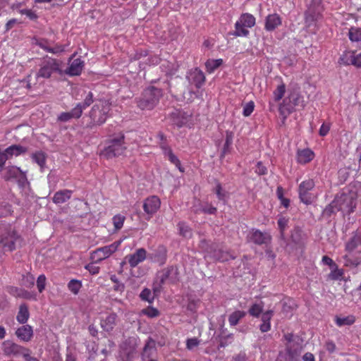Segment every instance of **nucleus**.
Wrapping results in <instances>:
<instances>
[{
    "label": "nucleus",
    "instance_id": "1",
    "mask_svg": "<svg viewBox=\"0 0 361 361\" xmlns=\"http://www.w3.org/2000/svg\"><path fill=\"white\" fill-rule=\"evenodd\" d=\"M357 194L355 191L343 192L336 195L335 199L324 210V215L330 216L333 213L341 211L350 214L353 212L357 204Z\"/></svg>",
    "mask_w": 361,
    "mask_h": 361
},
{
    "label": "nucleus",
    "instance_id": "2",
    "mask_svg": "<svg viewBox=\"0 0 361 361\" xmlns=\"http://www.w3.org/2000/svg\"><path fill=\"white\" fill-rule=\"evenodd\" d=\"M111 110V103L107 99H98L89 112L90 121L87 124V128H92L95 126L104 123L109 116Z\"/></svg>",
    "mask_w": 361,
    "mask_h": 361
},
{
    "label": "nucleus",
    "instance_id": "3",
    "mask_svg": "<svg viewBox=\"0 0 361 361\" xmlns=\"http://www.w3.org/2000/svg\"><path fill=\"white\" fill-rule=\"evenodd\" d=\"M22 242L21 236L10 224L0 225V247L4 251L12 252Z\"/></svg>",
    "mask_w": 361,
    "mask_h": 361
},
{
    "label": "nucleus",
    "instance_id": "4",
    "mask_svg": "<svg viewBox=\"0 0 361 361\" xmlns=\"http://www.w3.org/2000/svg\"><path fill=\"white\" fill-rule=\"evenodd\" d=\"M39 69L36 74L37 78H49L54 73H61V61L45 56L41 59Z\"/></svg>",
    "mask_w": 361,
    "mask_h": 361
},
{
    "label": "nucleus",
    "instance_id": "5",
    "mask_svg": "<svg viewBox=\"0 0 361 361\" xmlns=\"http://www.w3.org/2000/svg\"><path fill=\"white\" fill-rule=\"evenodd\" d=\"M161 95L160 89L149 87L143 92L141 98L137 102V106L142 110L152 109L158 103Z\"/></svg>",
    "mask_w": 361,
    "mask_h": 361
},
{
    "label": "nucleus",
    "instance_id": "6",
    "mask_svg": "<svg viewBox=\"0 0 361 361\" xmlns=\"http://www.w3.org/2000/svg\"><path fill=\"white\" fill-rule=\"evenodd\" d=\"M124 138L123 134H119L111 139L108 146L102 151L101 155L106 159H111L123 154L126 149Z\"/></svg>",
    "mask_w": 361,
    "mask_h": 361
},
{
    "label": "nucleus",
    "instance_id": "7",
    "mask_svg": "<svg viewBox=\"0 0 361 361\" xmlns=\"http://www.w3.org/2000/svg\"><path fill=\"white\" fill-rule=\"evenodd\" d=\"M255 25V18L249 13L241 15L239 20L235 24V35L240 37H246L249 34L247 28H250Z\"/></svg>",
    "mask_w": 361,
    "mask_h": 361
},
{
    "label": "nucleus",
    "instance_id": "8",
    "mask_svg": "<svg viewBox=\"0 0 361 361\" xmlns=\"http://www.w3.org/2000/svg\"><path fill=\"white\" fill-rule=\"evenodd\" d=\"M121 240H117L111 245L96 249L91 254V259L95 263H99L108 258L117 250L118 247L121 245Z\"/></svg>",
    "mask_w": 361,
    "mask_h": 361
},
{
    "label": "nucleus",
    "instance_id": "9",
    "mask_svg": "<svg viewBox=\"0 0 361 361\" xmlns=\"http://www.w3.org/2000/svg\"><path fill=\"white\" fill-rule=\"evenodd\" d=\"M315 185L312 179H308L302 181L298 188L299 197L305 204H310L313 202L315 196L312 192Z\"/></svg>",
    "mask_w": 361,
    "mask_h": 361
},
{
    "label": "nucleus",
    "instance_id": "10",
    "mask_svg": "<svg viewBox=\"0 0 361 361\" xmlns=\"http://www.w3.org/2000/svg\"><path fill=\"white\" fill-rule=\"evenodd\" d=\"M174 271L173 267H167L159 271L157 275V280L153 283L154 295L160 293L163 285L167 280H171V274Z\"/></svg>",
    "mask_w": 361,
    "mask_h": 361
},
{
    "label": "nucleus",
    "instance_id": "11",
    "mask_svg": "<svg viewBox=\"0 0 361 361\" xmlns=\"http://www.w3.org/2000/svg\"><path fill=\"white\" fill-rule=\"evenodd\" d=\"M26 350V348L9 340L4 341L2 343V350L6 356H18L20 355L23 356Z\"/></svg>",
    "mask_w": 361,
    "mask_h": 361
},
{
    "label": "nucleus",
    "instance_id": "12",
    "mask_svg": "<svg viewBox=\"0 0 361 361\" xmlns=\"http://www.w3.org/2000/svg\"><path fill=\"white\" fill-rule=\"evenodd\" d=\"M209 257L214 260L220 262H226L230 259H234L235 257L231 255L228 252H225L221 249L217 248V246L212 245L207 250L205 257Z\"/></svg>",
    "mask_w": 361,
    "mask_h": 361
},
{
    "label": "nucleus",
    "instance_id": "13",
    "mask_svg": "<svg viewBox=\"0 0 361 361\" xmlns=\"http://www.w3.org/2000/svg\"><path fill=\"white\" fill-rule=\"evenodd\" d=\"M32 43L39 46L44 51L54 54H60L65 50L63 45L56 44L52 47L51 42L44 38H35Z\"/></svg>",
    "mask_w": 361,
    "mask_h": 361
},
{
    "label": "nucleus",
    "instance_id": "14",
    "mask_svg": "<svg viewBox=\"0 0 361 361\" xmlns=\"http://www.w3.org/2000/svg\"><path fill=\"white\" fill-rule=\"evenodd\" d=\"M147 258V251L145 248H139L130 255L125 257V260L128 262L130 267L134 268L140 263L144 262Z\"/></svg>",
    "mask_w": 361,
    "mask_h": 361
},
{
    "label": "nucleus",
    "instance_id": "15",
    "mask_svg": "<svg viewBox=\"0 0 361 361\" xmlns=\"http://www.w3.org/2000/svg\"><path fill=\"white\" fill-rule=\"evenodd\" d=\"M92 102L93 94L91 92H88L84 102L77 104V105L70 111L71 115L73 118H79L82 116L83 110L89 106Z\"/></svg>",
    "mask_w": 361,
    "mask_h": 361
},
{
    "label": "nucleus",
    "instance_id": "16",
    "mask_svg": "<svg viewBox=\"0 0 361 361\" xmlns=\"http://www.w3.org/2000/svg\"><path fill=\"white\" fill-rule=\"evenodd\" d=\"M305 24L307 27L315 25L321 18V11L319 6H310L305 12Z\"/></svg>",
    "mask_w": 361,
    "mask_h": 361
},
{
    "label": "nucleus",
    "instance_id": "17",
    "mask_svg": "<svg viewBox=\"0 0 361 361\" xmlns=\"http://www.w3.org/2000/svg\"><path fill=\"white\" fill-rule=\"evenodd\" d=\"M160 205L161 201L159 198L157 196H151L145 200L143 209L147 214L152 215L157 212Z\"/></svg>",
    "mask_w": 361,
    "mask_h": 361
},
{
    "label": "nucleus",
    "instance_id": "18",
    "mask_svg": "<svg viewBox=\"0 0 361 361\" xmlns=\"http://www.w3.org/2000/svg\"><path fill=\"white\" fill-rule=\"evenodd\" d=\"M249 239L256 245L267 244L271 241V235L267 233H263L259 230H252Z\"/></svg>",
    "mask_w": 361,
    "mask_h": 361
},
{
    "label": "nucleus",
    "instance_id": "19",
    "mask_svg": "<svg viewBox=\"0 0 361 361\" xmlns=\"http://www.w3.org/2000/svg\"><path fill=\"white\" fill-rule=\"evenodd\" d=\"M340 59L345 65L352 64L357 67H361V53L356 54L354 51H346Z\"/></svg>",
    "mask_w": 361,
    "mask_h": 361
},
{
    "label": "nucleus",
    "instance_id": "20",
    "mask_svg": "<svg viewBox=\"0 0 361 361\" xmlns=\"http://www.w3.org/2000/svg\"><path fill=\"white\" fill-rule=\"evenodd\" d=\"M160 147L162 149L164 156L168 158L171 163L173 164L179 169L180 171H183L180 160L173 154L171 147H169L165 143H161Z\"/></svg>",
    "mask_w": 361,
    "mask_h": 361
},
{
    "label": "nucleus",
    "instance_id": "21",
    "mask_svg": "<svg viewBox=\"0 0 361 361\" xmlns=\"http://www.w3.org/2000/svg\"><path fill=\"white\" fill-rule=\"evenodd\" d=\"M16 335L20 341L28 342L33 336L32 327L27 324L23 325L16 330Z\"/></svg>",
    "mask_w": 361,
    "mask_h": 361
},
{
    "label": "nucleus",
    "instance_id": "22",
    "mask_svg": "<svg viewBox=\"0 0 361 361\" xmlns=\"http://www.w3.org/2000/svg\"><path fill=\"white\" fill-rule=\"evenodd\" d=\"M361 245V233L358 232L353 233L352 236L345 243V250L348 253L354 251Z\"/></svg>",
    "mask_w": 361,
    "mask_h": 361
},
{
    "label": "nucleus",
    "instance_id": "23",
    "mask_svg": "<svg viewBox=\"0 0 361 361\" xmlns=\"http://www.w3.org/2000/svg\"><path fill=\"white\" fill-rule=\"evenodd\" d=\"M166 249L164 246H159L155 250L154 253L149 255V258L151 259L154 262L158 263L159 265H162L166 262Z\"/></svg>",
    "mask_w": 361,
    "mask_h": 361
},
{
    "label": "nucleus",
    "instance_id": "24",
    "mask_svg": "<svg viewBox=\"0 0 361 361\" xmlns=\"http://www.w3.org/2000/svg\"><path fill=\"white\" fill-rule=\"evenodd\" d=\"M7 291L8 293H10L11 295L16 297V298H21L24 299H28L30 300L32 298L35 299V297H33L32 294L27 290H25L22 288H19L15 286H8L7 288Z\"/></svg>",
    "mask_w": 361,
    "mask_h": 361
},
{
    "label": "nucleus",
    "instance_id": "25",
    "mask_svg": "<svg viewBox=\"0 0 361 361\" xmlns=\"http://www.w3.org/2000/svg\"><path fill=\"white\" fill-rule=\"evenodd\" d=\"M73 191L71 190H61L57 191L54 197L53 202L56 204L65 203L71 197Z\"/></svg>",
    "mask_w": 361,
    "mask_h": 361
},
{
    "label": "nucleus",
    "instance_id": "26",
    "mask_svg": "<svg viewBox=\"0 0 361 361\" xmlns=\"http://www.w3.org/2000/svg\"><path fill=\"white\" fill-rule=\"evenodd\" d=\"M314 157V152L310 149H304L298 150L297 153L298 162L301 164H305L313 159Z\"/></svg>",
    "mask_w": 361,
    "mask_h": 361
},
{
    "label": "nucleus",
    "instance_id": "27",
    "mask_svg": "<svg viewBox=\"0 0 361 361\" xmlns=\"http://www.w3.org/2000/svg\"><path fill=\"white\" fill-rule=\"evenodd\" d=\"M281 24V18L277 14H271L266 18L265 29L267 31H273Z\"/></svg>",
    "mask_w": 361,
    "mask_h": 361
},
{
    "label": "nucleus",
    "instance_id": "28",
    "mask_svg": "<svg viewBox=\"0 0 361 361\" xmlns=\"http://www.w3.org/2000/svg\"><path fill=\"white\" fill-rule=\"evenodd\" d=\"M84 63L80 59H74L70 64L67 73L70 75H78L81 73Z\"/></svg>",
    "mask_w": 361,
    "mask_h": 361
},
{
    "label": "nucleus",
    "instance_id": "29",
    "mask_svg": "<svg viewBox=\"0 0 361 361\" xmlns=\"http://www.w3.org/2000/svg\"><path fill=\"white\" fill-rule=\"evenodd\" d=\"M30 317L28 307L25 304H21L19 307V310L16 316L17 321L22 324H25Z\"/></svg>",
    "mask_w": 361,
    "mask_h": 361
},
{
    "label": "nucleus",
    "instance_id": "30",
    "mask_svg": "<svg viewBox=\"0 0 361 361\" xmlns=\"http://www.w3.org/2000/svg\"><path fill=\"white\" fill-rule=\"evenodd\" d=\"M116 314H110L104 319L102 320L101 326L103 329L106 331H111L116 324Z\"/></svg>",
    "mask_w": 361,
    "mask_h": 361
},
{
    "label": "nucleus",
    "instance_id": "31",
    "mask_svg": "<svg viewBox=\"0 0 361 361\" xmlns=\"http://www.w3.org/2000/svg\"><path fill=\"white\" fill-rule=\"evenodd\" d=\"M217 209L215 207L212 205L205 203V204H199V206H194V212L195 213L202 212L208 214H215Z\"/></svg>",
    "mask_w": 361,
    "mask_h": 361
},
{
    "label": "nucleus",
    "instance_id": "32",
    "mask_svg": "<svg viewBox=\"0 0 361 361\" xmlns=\"http://www.w3.org/2000/svg\"><path fill=\"white\" fill-rule=\"evenodd\" d=\"M246 315V312L242 310H235L228 316V323L230 326H236L239 321Z\"/></svg>",
    "mask_w": 361,
    "mask_h": 361
},
{
    "label": "nucleus",
    "instance_id": "33",
    "mask_svg": "<svg viewBox=\"0 0 361 361\" xmlns=\"http://www.w3.org/2000/svg\"><path fill=\"white\" fill-rule=\"evenodd\" d=\"M27 151V149L20 145H13L8 147L4 154H6L7 157H11L13 155L18 156Z\"/></svg>",
    "mask_w": 361,
    "mask_h": 361
},
{
    "label": "nucleus",
    "instance_id": "34",
    "mask_svg": "<svg viewBox=\"0 0 361 361\" xmlns=\"http://www.w3.org/2000/svg\"><path fill=\"white\" fill-rule=\"evenodd\" d=\"M192 75L193 82L196 87H200L204 83L205 76L201 70L195 68L192 73Z\"/></svg>",
    "mask_w": 361,
    "mask_h": 361
},
{
    "label": "nucleus",
    "instance_id": "35",
    "mask_svg": "<svg viewBox=\"0 0 361 361\" xmlns=\"http://www.w3.org/2000/svg\"><path fill=\"white\" fill-rule=\"evenodd\" d=\"M355 318L353 315H349L344 317H340L336 316L335 317V322L338 326H350L354 324Z\"/></svg>",
    "mask_w": 361,
    "mask_h": 361
},
{
    "label": "nucleus",
    "instance_id": "36",
    "mask_svg": "<svg viewBox=\"0 0 361 361\" xmlns=\"http://www.w3.org/2000/svg\"><path fill=\"white\" fill-rule=\"evenodd\" d=\"M223 63V60L219 59H208L205 63L206 70L208 73H212L217 69Z\"/></svg>",
    "mask_w": 361,
    "mask_h": 361
},
{
    "label": "nucleus",
    "instance_id": "37",
    "mask_svg": "<svg viewBox=\"0 0 361 361\" xmlns=\"http://www.w3.org/2000/svg\"><path fill=\"white\" fill-rule=\"evenodd\" d=\"M233 134L232 132L226 131V140L224 145L222 154L221 156H224L226 153L229 152V149L231 145L233 143Z\"/></svg>",
    "mask_w": 361,
    "mask_h": 361
},
{
    "label": "nucleus",
    "instance_id": "38",
    "mask_svg": "<svg viewBox=\"0 0 361 361\" xmlns=\"http://www.w3.org/2000/svg\"><path fill=\"white\" fill-rule=\"evenodd\" d=\"M263 310V304L261 303H255L253 304L249 309V314L255 317H259L260 314Z\"/></svg>",
    "mask_w": 361,
    "mask_h": 361
},
{
    "label": "nucleus",
    "instance_id": "39",
    "mask_svg": "<svg viewBox=\"0 0 361 361\" xmlns=\"http://www.w3.org/2000/svg\"><path fill=\"white\" fill-rule=\"evenodd\" d=\"M19 173H21L20 168L12 166L6 169V173L4 176L6 180L16 178Z\"/></svg>",
    "mask_w": 361,
    "mask_h": 361
},
{
    "label": "nucleus",
    "instance_id": "40",
    "mask_svg": "<svg viewBox=\"0 0 361 361\" xmlns=\"http://www.w3.org/2000/svg\"><path fill=\"white\" fill-rule=\"evenodd\" d=\"M349 38L351 41L359 42L361 41V28L351 27L349 30Z\"/></svg>",
    "mask_w": 361,
    "mask_h": 361
},
{
    "label": "nucleus",
    "instance_id": "41",
    "mask_svg": "<svg viewBox=\"0 0 361 361\" xmlns=\"http://www.w3.org/2000/svg\"><path fill=\"white\" fill-rule=\"evenodd\" d=\"M286 92V86L284 84L279 85L277 88L274 91V99L275 102L280 101L283 97Z\"/></svg>",
    "mask_w": 361,
    "mask_h": 361
},
{
    "label": "nucleus",
    "instance_id": "42",
    "mask_svg": "<svg viewBox=\"0 0 361 361\" xmlns=\"http://www.w3.org/2000/svg\"><path fill=\"white\" fill-rule=\"evenodd\" d=\"M81 286V282L80 281L75 279L71 280L68 283V288L69 290L71 291L75 295L78 293Z\"/></svg>",
    "mask_w": 361,
    "mask_h": 361
},
{
    "label": "nucleus",
    "instance_id": "43",
    "mask_svg": "<svg viewBox=\"0 0 361 361\" xmlns=\"http://www.w3.org/2000/svg\"><path fill=\"white\" fill-rule=\"evenodd\" d=\"M35 280V279L32 274L27 273L23 276L22 284L27 288H30L34 286Z\"/></svg>",
    "mask_w": 361,
    "mask_h": 361
},
{
    "label": "nucleus",
    "instance_id": "44",
    "mask_svg": "<svg viewBox=\"0 0 361 361\" xmlns=\"http://www.w3.org/2000/svg\"><path fill=\"white\" fill-rule=\"evenodd\" d=\"M343 264L346 267H356L360 264L361 260L359 259H352L349 255L343 257Z\"/></svg>",
    "mask_w": 361,
    "mask_h": 361
},
{
    "label": "nucleus",
    "instance_id": "45",
    "mask_svg": "<svg viewBox=\"0 0 361 361\" xmlns=\"http://www.w3.org/2000/svg\"><path fill=\"white\" fill-rule=\"evenodd\" d=\"M178 226L181 235L185 238H190L192 236V231L188 226L184 223H179Z\"/></svg>",
    "mask_w": 361,
    "mask_h": 361
},
{
    "label": "nucleus",
    "instance_id": "46",
    "mask_svg": "<svg viewBox=\"0 0 361 361\" xmlns=\"http://www.w3.org/2000/svg\"><path fill=\"white\" fill-rule=\"evenodd\" d=\"M32 159L35 161L39 166L42 167L45 164V155L42 152H37L32 155Z\"/></svg>",
    "mask_w": 361,
    "mask_h": 361
},
{
    "label": "nucleus",
    "instance_id": "47",
    "mask_svg": "<svg viewBox=\"0 0 361 361\" xmlns=\"http://www.w3.org/2000/svg\"><path fill=\"white\" fill-rule=\"evenodd\" d=\"M214 191L219 200H225L227 192L222 188V186L219 183H216Z\"/></svg>",
    "mask_w": 361,
    "mask_h": 361
},
{
    "label": "nucleus",
    "instance_id": "48",
    "mask_svg": "<svg viewBox=\"0 0 361 361\" xmlns=\"http://www.w3.org/2000/svg\"><path fill=\"white\" fill-rule=\"evenodd\" d=\"M140 297L142 300L149 302H152L154 300V296L149 288H144L140 293Z\"/></svg>",
    "mask_w": 361,
    "mask_h": 361
},
{
    "label": "nucleus",
    "instance_id": "49",
    "mask_svg": "<svg viewBox=\"0 0 361 361\" xmlns=\"http://www.w3.org/2000/svg\"><path fill=\"white\" fill-rule=\"evenodd\" d=\"M142 313L150 318L157 317L159 314V310L152 307H149L146 309L142 310Z\"/></svg>",
    "mask_w": 361,
    "mask_h": 361
},
{
    "label": "nucleus",
    "instance_id": "50",
    "mask_svg": "<svg viewBox=\"0 0 361 361\" xmlns=\"http://www.w3.org/2000/svg\"><path fill=\"white\" fill-rule=\"evenodd\" d=\"M125 217L122 215H116L113 217V224L116 230L123 227Z\"/></svg>",
    "mask_w": 361,
    "mask_h": 361
},
{
    "label": "nucleus",
    "instance_id": "51",
    "mask_svg": "<svg viewBox=\"0 0 361 361\" xmlns=\"http://www.w3.org/2000/svg\"><path fill=\"white\" fill-rule=\"evenodd\" d=\"M288 219L284 216H281L278 220V226L281 236H283V232L287 227Z\"/></svg>",
    "mask_w": 361,
    "mask_h": 361
},
{
    "label": "nucleus",
    "instance_id": "52",
    "mask_svg": "<svg viewBox=\"0 0 361 361\" xmlns=\"http://www.w3.org/2000/svg\"><path fill=\"white\" fill-rule=\"evenodd\" d=\"M11 214V206L6 203H0V217L8 216Z\"/></svg>",
    "mask_w": 361,
    "mask_h": 361
},
{
    "label": "nucleus",
    "instance_id": "53",
    "mask_svg": "<svg viewBox=\"0 0 361 361\" xmlns=\"http://www.w3.org/2000/svg\"><path fill=\"white\" fill-rule=\"evenodd\" d=\"M46 285V277L44 274L39 275L37 280V286L39 293H42Z\"/></svg>",
    "mask_w": 361,
    "mask_h": 361
},
{
    "label": "nucleus",
    "instance_id": "54",
    "mask_svg": "<svg viewBox=\"0 0 361 361\" xmlns=\"http://www.w3.org/2000/svg\"><path fill=\"white\" fill-rule=\"evenodd\" d=\"M255 104L253 102H247L243 107V115L249 116L254 111Z\"/></svg>",
    "mask_w": 361,
    "mask_h": 361
},
{
    "label": "nucleus",
    "instance_id": "55",
    "mask_svg": "<svg viewBox=\"0 0 361 361\" xmlns=\"http://www.w3.org/2000/svg\"><path fill=\"white\" fill-rule=\"evenodd\" d=\"M332 269H334V270L331 271L329 275L330 278L334 280L340 279L343 274V270L338 269L336 265V267H333Z\"/></svg>",
    "mask_w": 361,
    "mask_h": 361
},
{
    "label": "nucleus",
    "instance_id": "56",
    "mask_svg": "<svg viewBox=\"0 0 361 361\" xmlns=\"http://www.w3.org/2000/svg\"><path fill=\"white\" fill-rule=\"evenodd\" d=\"M200 344V341L197 338H188L186 341V346L188 350H192Z\"/></svg>",
    "mask_w": 361,
    "mask_h": 361
},
{
    "label": "nucleus",
    "instance_id": "57",
    "mask_svg": "<svg viewBox=\"0 0 361 361\" xmlns=\"http://www.w3.org/2000/svg\"><path fill=\"white\" fill-rule=\"evenodd\" d=\"M274 315V311L270 310L262 313V322H270Z\"/></svg>",
    "mask_w": 361,
    "mask_h": 361
},
{
    "label": "nucleus",
    "instance_id": "58",
    "mask_svg": "<svg viewBox=\"0 0 361 361\" xmlns=\"http://www.w3.org/2000/svg\"><path fill=\"white\" fill-rule=\"evenodd\" d=\"M73 118L71 115V112H63L58 116V121L61 122H67Z\"/></svg>",
    "mask_w": 361,
    "mask_h": 361
},
{
    "label": "nucleus",
    "instance_id": "59",
    "mask_svg": "<svg viewBox=\"0 0 361 361\" xmlns=\"http://www.w3.org/2000/svg\"><path fill=\"white\" fill-rule=\"evenodd\" d=\"M286 350L290 360H296L299 356V352L296 350H292L289 345H287Z\"/></svg>",
    "mask_w": 361,
    "mask_h": 361
},
{
    "label": "nucleus",
    "instance_id": "60",
    "mask_svg": "<svg viewBox=\"0 0 361 361\" xmlns=\"http://www.w3.org/2000/svg\"><path fill=\"white\" fill-rule=\"evenodd\" d=\"M267 168L262 164L261 161L257 162L255 172L259 175H264L267 173Z\"/></svg>",
    "mask_w": 361,
    "mask_h": 361
},
{
    "label": "nucleus",
    "instance_id": "61",
    "mask_svg": "<svg viewBox=\"0 0 361 361\" xmlns=\"http://www.w3.org/2000/svg\"><path fill=\"white\" fill-rule=\"evenodd\" d=\"M23 357L25 361H39L37 357L31 356V351L27 348Z\"/></svg>",
    "mask_w": 361,
    "mask_h": 361
},
{
    "label": "nucleus",
    "instance_id": "62",
    "mask_svg": "<svg viewBox=\"0 0 361 361\" xmlns=\"http://www.w3.org/2000/svg\"><path fill=\"white\" fill-rule=\"evenodd\" d=\"M330 130V125L326 123H323L319 129V135L321 136H325L328 134Z\"/></svg>",
    "mask_w": 361,
    "mask_h": 361
},
{
    "label": "nucleus",
    "instance_id": "63",
    "mask_svg": "<svg viewBox=\"0 0 361 361\" xmlns=\"http://www.w3.org/2000/svg\"><path fill=\"white\" fill-rule=\"evenodd\" d=\"M154 347L155 341L152 338H149L144 347V351L147 353L149 350L154 348Z\"/></svg>",
    "mask_w": 361,
    "mask_h": 361
},
{
    "label": "nucleus",
    "instance_id": "64",
    "mask_svg": "<svg viewBox=\"0 0 361 361\" xmlns=\"http://www.w3.org/2000/svg\"><path fill=\"white\" fill-rule=\"evenodd\" d=\"M85 268L92 274H97L99 271V267L95 266L93 263L90 264L85 267Z\"/></svg>",
    "mask_w": 361,
    "mask_h": 361
}]
</instances>
